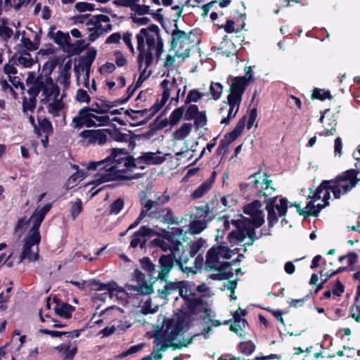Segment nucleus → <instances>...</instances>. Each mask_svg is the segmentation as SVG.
I'll return each instance as SVG.
<instances>
[{"label": "nucleus", "instance_id": "obj_20", "mask_svg": "<svg viewBox=\"0 0 360 360\" xmlns=\"http://www.w3.org/2000/svg\"><path fill=\"white\" fill-rule=\"evenodd\" d=\"M158 232L146 226H141L138 231L134 233L130 242V247L136 248L141 242V238L158 235Z\"/></svg>", "mask_w": 360, "mask_h": 360}, {"label": "nucleus", "instance_id": "obj_49", "mask_svg": "<svg viewBox=\"0 0 360 360\" xmlns=\"http://www.w3.org/2000/svg\"><path fill=\"white\" fill-rule=\"evenodd\" d=\"M204 94L199 92L198 89L191 90L185 98L184 105L186 106L187 105H190L193 102H198L202 98Z\"/></svg>", "mask_w": 360, "mask_h": 360}, {"label": "nucleus", "instance_id": "obj_26", "mask_svg": "<svg viewBox=\"0 0 360 360\" xmlns=\"http://www.w3.org/2000/svg\"><path fill=\"white\" fill-rule=\"evenodd\" d=\"M37 120L39 124V126H37L38 131H34L37 137L41 136L42 134H52L53 133L52 124L48 118L37 117Z\"/></svg>", "mask_w": 360, "mask_h": 360}, {"label": "nucleus", "instance_id": "obj_41", "mask_svg": "<svg viewBox=\"0 0 360 360\" xmlns=\"http://www.w3.org/2000/svg\"><path fill=\"white\" fill-rule=\"evenodd\" d=\"M250 216L252 217V219L246 218V222L257 229L261 227L265 221L263 211H258L253 215Z\"/></svg>", "mask_w": 360, "mask_h": 360}, {"label": "nucleus", "instance_id": "obj_9", "mask_svg": "<svg viewBox=\"0 0 360 360\" xmlns=\"http://www.w3.org/2000/svg\"><path fill=\"white\" fill-rule=\"evenodd\" d=\"M255 80L253 77L237 76L231 79L230 94L228 97L242 101V96L251 82Z\"/></svg>", "mask_w": 360, "mask_h": 360}, {"label": "nucleus", "instance_id": "obj_22", "mask_svg": "<svg viewBox=\"0 0 360 360\" xmlns=\"http://www.w3.org/2000/svg\"><path fill=\"white\" fill-rule=\"evenodd\" d=\"M215 213L213 208H210L209 204L195 207V213L191 214L190 218L207 220V223L210 222L215 218Z\"/></svg>", "mask_w": 360, "mask_h": 360}, {"label": "nucleus", "instance_id": "obj_21", "mask_svg": "<svg viewBox=\"0 0 360 360\" xmlns=\"http://www.w3.org/2000/svg\"><path fill=\"white\" fill-rule=\"evenodd\" d=\"M136 160V163L137 165V167L141 169H143V166H141L140 164L145 163L146 165H159L162 163L165 158L162 156L156 155L155 153L147 152L143 153L141 156L137 158Z\"/></svg>", "mask_w": 360, "mask_h": 360}, {"label": "nucleus", "instance_id": "obj_58", "mask_svg": "<svg viewBox=\"0 0 360 360\" xmlns=\"http://www.w3.org/2000/svg\"><path fill=\"white\" fill-rule=\"evenodd\" d=\"M77 353V347L76 345L71 347V345H66L63 351V360H73Z\"/></svg>", "mask_w": 360, "mask_h": 360}, {"label": "nucleus", "instance_id": "obj_2", "mask_svg": "<svg viewBox=\"0 0 360 360\" xmlns=\"http://www.w3.org/2000/svg\"><path fill=\"white\" fill-rule=\"evenodd\" d=\"M106 165L101 169H105L106 173L102 174L98 179L99 184L113 180H131L138 178L139 176H126L120 174L127 170H131L137 167L135 158L128 155L126 148H112L109 156L104 159Z\"/></svg>", "mask_w": 360, "mask_h": 360}, {"label": "nucleus", "instance_id": "obj_34", "mask_svg": "<svg viewBox=\"0 0 360 360\" xmlns=\"http://www.w3.org/2000/svg\"><path fill=\"white\" fill-rule=\"evenodd\" d=\"M140 263L142 269L146 271L150 278V281L154 280L155 274V265L152 263L151 260L148 257H144L140 259Z\"/></svg>", "mask_w": 360, "mask_h": 360}, {"label": "nucleus", "instance_id": "obj_6", "mask_svg": "<svg viewBox=\"0 0 360 360\" xmlns=\"http://www.w3.org/2000/svg\"><path fill=\"white\" fill-rule=\"evenodd\" d=\"M205 240L202 238H198L195 241L191 240L187 243L186 245L184 246L181 249V271L195 274L196 270L201 269L203 265V257L202 255H198L194 260V267H185L184 268L183 264H186L189 258L194 257L200 250L204 246Z\"/></svg>", "mask_w": 360, "mask_h": 360}, {"label": "nucleus", "instance_id": "obj_10", "mask_svg": "<svg viewBox=\"0 0 360 360\" xmlns=\"http://www.w3.org/2000/svg\"><path fill=\"white\" fill-rule=\"evenodd\" d=\"M91 112L92 108L89 106H86L80 109L78 112V115L72 118V127L79 129L83 127L87 128L97 127L98 124L93 120L94 114L91 113Z\"/></svg>", "mask_w": 360, "mask_h": 360}, {"label": "nucleus", "instance_id": "obj_56", "mask_svg": "<svg viewBox=\"0 0 360 360\" xmlns=\"http://www.w3.org/2000/svg\"><path fill=\"white\" fill-rule=\"evenodd\" d=\"M22 44H19L17 45L18 49L26 50L27 51H34L37 50V46H35L33 41L30 38L22 37Z\"/></svg>", "mask_w": 360, "mask_h": 360}, {"label": "nucleus", "instance_id": "obj_50", "mask_svg": "<svg viewBox=\"0 0 360 360\" xmlns=\"http://www.w3.org/2000/svg\"><path fill=\"white\" fill-rule=\"evenodd\" d=\"M333 96L330 94L329 91H324L319 88H315L311 96L312 100L318 99L320 101H324L326 98L331 99Z\"/></svg>", "mask_w": 360, "mask_h": 360}, {"label": "nucleus", "instance_id": "obj_25", "mask_svg": "<svg viewBox=\"0 0 360 360\" xmlns=\"http://www.w3.org/2000/svg\"><path fill=\"white\" fill-rule=\"evenodd\" d=\"M88 46L89 44H85L84 39H79L73 44L69 42L68 46L64 48V51L68 53V56H72L80 54Z\"/></svg>", "mask_w": 360, "mask_h": 360}, {"label": "nucleus", "instance_id": "obj_27", "mask_svg": "<svg viewBox=\"0 0 360 360\" xmlns=\"http://www.w3.org/2000/svg\"><path fill=\"white\" fill-rule=\"evenodd\" d=\"M227 99H228V104L229 105L228 116L226 117H224L221 121V124H229L231 119L234 118L236 117V115L239 110L240 104L241 103L240 101L231 98L229 97H227Z\"/></svg>", "mask_w": 360, "mask_h": 360}, {"label": "nucleus", "instance_id": "obj_36", "mask_svg": "<svg viewBox=\"0 0 360 360\" xmlns=\"http://www.w3.org/2000/svg\"><path fill=\"white\" fill-rule=\"evenodd\" d=\"M109 135L110 138L118 142H127L129 139V135L124 134L120 131V129L113 125V129H107V136Z\"/></svg>", "mask_w": 360, "mask_h": 360}, {"label": "nucleus", "instance_id": "obj_1", "mask_svg": "<svg viewBox=\"0 0 360 360\" xmlns=\"http://www.w3.org/2000/svg\"><path fill=\"white\" fill-rule=\"evenodd\" d=\"M180 309H176L170 318H164L161 325H157L154 334L153 352L158 360L162 359L160 352L166 351L169 347L174 349H180Z\"/></svg>", "mask_w": 360, "mask_h": 360}, {"label": "nucleus", "instance_id": "obj_63", "mask_svg": "<svg viewBox=\"0 0 360 360\" xmlns=\"http://www.w3.org/2000/svg\"><path fill=\"white\" fill-rule=\"evenodd\" d=\"M131 11H134L136 14L139 15L150 13L149 6L138 4L137 2H134Z\"/></svg>", "mask_w": 360, "mask_h": 360}, {"label": "nucleus", "instance_id": "obj_15", "mask_svg": "<svg viewBox=\"0 0 360 360\" xmlns=\"http://www.w3.org/2000/svg\"><path fill=\"white\" fill-rule=\"evenodd\" d=\"M42 95L44 96L43 99H41V102L46 103L51 99V97L53 96V98H57L60 94V88L59 86L54 83L51 77H49L48 78L42 79Z\"/></svg>", "mask_w": 360, "mask_h": 360}, {"label": "nucleus", "instance_id": "obj_42", "mask_svg": "<svg viewBox=\"0 0 360 360\" xmlns=\"http://www.w3.org/2000/svg\"><path fill=\"white\" fill-rule=\"evenodd\" d=\"M59 63V59L56 57L51 58L50 60L46 61L42 68V73L44 74L45 78H48L51 77V74L53 70L56 68Z\"/></svg>", "mask_w": 360, "mask_h": 360}, {"label": "nucleus", "instance_id": "obj_11", "mask_svg": "<svg viewBox=\"0 0 360 360\" xmlns=\"http://www.w3.org/2000/svg\"><path fill=\"white\" fill-rule=\"evenodd\" d=\"M134 276L137 282V285H127V288L135 292L139 295H150L153 292V285L155 283L154 280L150 285L147 283L145 274L141 272L139 269H136L134 271Z\"/></svg>", "mask_w": 360, "mask_h": 360}, {"label": "nucleus", "instance_id": "obj_46", "mask_svg": "<svg viewBox=\"0 0 360 360\" xmlns=\"http://www.w3.org/2000/svg\"><path fill=\"white\" fill-rule=\"evenodd\" d=\"M98 100L101 101V103H92L91 106H90L92 108V112L101 115L108 113L109 112L110 108H106L105 105L107 103H109V101L102 98H98Z\"/></svg>", "mask_w": 360, "mask_h": 360}, {"label": "nucleus", "instance_id": "obj_39", "mask_svg": "<svg viewBox=\"0 0 360 360\" xmlns=\"http://www.w3.org/2000/svg\"><path fill=\"white\" fill-rule=\"evenodd\" d=\"M148 246L150 248L158 247L160 248L162 250L167 252V250H171L172 252L174 250L173 249V245L169 243V242L162 239L160 238H155L150 240L148 243Z\"/></svg>", "mask_w": 360, "mask_h": 360}, {"label": "nucleus", "instance_id": "obj_5", "mask_svg": "<svg viewBox=\"0 0 360 360\" xmlns=\"http://www.w3.org/2000/svg\"><path fill=\"white\" fill-rule=\"evenodd\" d=\"M271 195V193H266L262 191H259L257 195L259 198L264 197V202L266 203L265 210L267 212V222L269 229L272 228L278 221V217H285L288 213V200L286 198L281 197L279 203L276 204L278 199V196L269 198Z\"/></svg>", "mask_w": 360, "mask_h": 360}, {"label": "nucleus", "instance_id": "obj_33", "mask_svg": "<svg viewBox=\"0 0 360 360\" xmlns=\"http://www.w3.org/2000/svg\"><path fill=\"white\" fill-rule=\"evenodd\" d=\"M164 282L165 283L164 288L162 290H158V293L161 298H167L168 295L173 290H180V281L172 282L166 279Z\"/></svg>", "mask_w": 360, "mask_h": 360}, {"label": "nucleus", "instance_id": "obj_37", "mask_svg": "<svg viewBox=\"0 0 360 360\" xmlns=\"http://www.w3.org/2000/svg\"><path fill=\"white\" fill-rule=\"evenodd\" d=\"M181 294L187 297H197L195 283L189 281H181Z\"/></svg>", "mask_w": 360, "mask_h": 360}, {"label": "nucleus", "instance_id": "obj_7", "mask_svg": "<svg viewBox=\"0 0 360 360\" xmlns=\"http://www.w3.org/2000/svg\"><path fill=\"white\" fill-rule=\"evenodd\" d=\"M181 106V117L184 115V119L185 120L194 121V127L196 129L203 127L207 124V119L206 115V111H200L198 106L195 104L187 105Z\"/></svg>", "mask_w": 360, "mask_h": 360}, {"label": "nucleus", "instance_id": "obj_16", "mask_svg": "<svg viewBox=\"0 0 360 360\" xmlns=\"http://www.w3.org/2000/svg\"><path fill=\"white\" fill-rule=\"evenodd\" d=\"M159 263L161 271L158 272V276L154 278V282L158 280L160 281H166V278L174 265L173 255H162L159 259Z\"/></svg>", "mask_w": 360, "mask_h": 360}, {"label": "nucleus", "instance_id": "obj_60", "mask_svg": "<svg viewBox=\"0 0 360 360\" xmlns=\"http://www.w3.org/2000/svg\"><path fill=\"white\" fill-rule=\"evenodd\" d=\"M75 8L79 13H84L85 11H94L95 8V4L80 1L77 2L75 5Z\"/></svg>", "mask_w": 360, "mask_h": 360}, {"label": "nucleus", "instance_id": "obj_61", "mask_svg": "<svg viewBox=\"0 0 360 360\" xmlns=\"http://www.w3.org/2000/svg\"><path fill=\"white\" fill-rule=\"evenodd\" d=\"M124 201L122 198H118L110 206V212L112 214H117L122 210Z\"/></svg>", "mask_w": 360, "mask_h": 360}, {"label": "nucleus", "instance_id": "obj_45", "mask_svg": "<svg viewBox=\"0 0 360 360\" xmlns=\"http://www.w3.org/2000/svg\"><path fill=\"white\" fill-rule=\"evenodd\" d=\"M256 227L248 224L247 222L246 224L243 227V230L244 232V235L245 236V238L248 237L250 240V243H246V245L248 246L252 245L255 240L259 238V237L256 236Z\"/></svg>", "mask_w": 360, "mask_h": 360}, {"label": "nucleus", "instance_id": "obj_23", "mask_svg": "<svg viewBox=\"0 0 360 360\" xmlns=\"http://www.w3.org/2000/svg\"><path fill=\"white\" fill-rule=\"evenodd\" d=\"M53 302L56 304V306L54 307V311L58 316L65 319L72 317V314L75 310V307L68 303L61 302L57 297L53 298Z\"/></svg>", "mask_w": 360, "mask_h": 360}, {"label": "nucleus", "instance_id": "obj_38", "mask_svg": "<svg viewBox=\"0 0 360 360\" xmlns=\"http://www.w3.org/2000/svg\"><path fill=\"white\" fill-rule=\"evenodd\" d=\"M160 231L161 233L158 232L159 234L158 236H161L162 239H164L165 240L172 244L174 251H177L180 245V241L174 238V233L172 232L167 231L164 229H161Z\"/></svg>", "mask_w": 360, "mask_h": 360}, {"label": "nucleus", "instance_id": "obj_24", "mask_svg": "<svg viewBox=\"0 0 360 360\" xmlns=\"http://www.w3.org/2000/svg\"><path fill=\"white\" fill-rule=\"evenodd\" d=\"M97 55V51L94 48L88 49L86 55L79 58V65L82 66L86 71V78H89V70Z\"/></svg>", "mask_w": 360, "mask_h": 360}, {"label": "nucleus", "instance_id": "obj_51", "mask_svg": "<svg viewBox=\"0 0 360 360\" xmlns=\"http://www.w3.org/2000/svg\"><path fill=\"white\" fill-rule=\"evenodd\" d=\"M70 40V37L68 32L64 33L63 32L58 30L56 33V36L54 37L53 41L54 42L59 45V46H63L66 45V47L68 46V44L69 43V41Z\"/></svg>", "mask_w": 360, "mask_h": 360}, {"label": "nucleus", "instance_id": "obj_32", "mask_svg": "<svg viewBox=\"0 0 360 360\" xmlns=\"http://www.w3.org/2000/svg\"><path fill=\"white\" fill-rule=\"evenodd\" d=\"M31 248L32 246L24 243L20 256V262H22L25 259H27L29 262H35L38 260L39 257L38 250H37L36 252H32ZM37 250H38V247H37Z\"/></svg>", "mask_w": 360, "mask_h": 360}, {"label": "nucleus", "instance_id": "obj_12", "mask_svg": "<svg viewBox=\"0 0 360 360\" xmlns=\"http://www.w3.org/2000/svg\"><path fill=\"white\" fill-rule=\"evenodd\" d=\"M155 38L153 34H147L144 36V47L142 54L141 60L139 58V54L137 58L138 68L139 70L143 68V61L146 60V67L149 68L153 61V55L152 51L155 47Z\"/></svg>", "mask_w": 360, "mask_h": 360}, {"label": "nucleus", "instance_id": "obj_31", "mask_svg": "<svg viewBox=\"0 0 360 360\" xmlns=\"http://www.w3.org/2000/svg\"><path fill=\"white\" fill-rule=\"evenodd\" d=\"M158 218L164 224H174L178 223L177 217L174 216V213L170 208L161 210L158 212Z\"/></svg>", "mask_w": 360, "mask_h": 360}, {"label": "nucleus", "instance_id": "obj_55", "mask_svg": "<svg viewBox=\"0 0 360 360\" xmlns=\"http://www.w3.org/2000/svg\"><path fill=\"white\" fill-rule=\"evenodd\" d=\"M37 98H30L27 99L25 96L22 98V109L23 112L27 111L33 112L37 105Z\"/></svg>", "mask_w": 360, "mask_h": 360}, {"label": "nucleus", "instance_id": "obj_64", "mask_svg": "<svg viewBox=\"0 0 360 360\" xmlns=\"http://www.w3.org/2000/svg\"><path fill=\"white\" fill-rule=\"evenodd\" d=\"M349 316L356 322H360V307L356 302L350 308Z\"/></svg>", "mask_w": 360, "mask_h": 360}, {"label": "nucleus", "instance_id": "obj_47", "mask_svg": "<svg viewBox=\"0 0 360 360\" xmlns=\"http://www.w3.org/2000/svg\"><path fill=\"white\" fill-rule=\"evenodd\" d=\"M223 91V85L219 82H212L210 86V94L211 98L217 101L219 100Z\"/></svg>", "mask_w": 360, "mask_h": 360}, {"label": "nucleus", "instance_id": "obj_19", "mask_svg": "<svg viewBox=\"0 0 360 360\" xmlns=\"http://www.w3.org/2000/svg\"><path fill=\"white\" fill-rule=\"evenodd\" d=\"M149 32H153L157 34L158 37H160V29L157 25L152 24L146 28H142L140 32L136 34L137 39V49L139 51V58L141 60L142 54L144 47V36L150 34Z\"/></svg>", "mask_w": 360, "mask_h": 360}, {"label": "nucleus", "instance_id": "obj_13", "mask_svg": "<svg viewBox=\"0 0 360 360\" xmlns=\"http://www.w3.org/2000/svg\"><path fill=\"white\" fill-rule=\"evenodd\" d=\"M79 136L86 140L88 145H103L108 141L107 129H85L81 131Z\"/></svg>", "mask_w": 360, "mask_h": 360}, {"label": "nucleus", "instance_id": "obj_43", "mask_svg": "<svg viewBox=\"0 0 360 360\" xmlns=\"http://www.w3.org/2000/svg\"><path fill=\"white\" fill-rule=\"evenodd\" d=\"M187 142V141L184 142V144L186 145L185 150L181 147V160L186 159V161H188L193 158L194 153L196 151V148L198 143L197 141H192L191 148H188Z\"/></svg>", "mask_w": 360, "mask_h": 360}, {"label": "nucleus", "instance_id": "obj_52", "mask_svg": "<svg viewBox=\"0 0 360 360\" xmlns=\"http://www.w3.org/2000/svg\"><path fill=\"white\" fill-rule=\"evenodd\" d=\"M163 112L160 114L156 119L153 121V123L150 124V130L155 131V130H160L163 128L166 127L169 124V121L167 118L160 120L161 117L162 116Z\"/></svg>", "mask_w": 360, "mask_h": 360}, {"label": "nucleus", "instance_id": "obj_30", "mask_svg": "<svg viewBox=\"0 0 360 360\" xmlns=\"http://www.w3.org/2000/svg\"><path fill=\"white\" fill-rule=\"evenodd\" d=\"M219 49L221 51V53L226 57H230L236 52L234 44L226 35L224 37L222 41L220 43Z\"/></svg>", "mask_w": 360, "mask_h": 360}, {"label": "nucleus", "instance_id": "obj_4", "mask_svg": "<svg viewBox=\"0 0 360 360\" xmlns=\"http://www.w3.org/2000/svg\"><path fill=\"white\" fill-rule=\"evenodd\" d=\"M184 304L181 305V335L191 327L194 326V321L199 320L202 314L205 311L203 308V300L201 297H187L183 296Z\"/></svg>", "mask_w": 360, "mask_h": 360}, {"label": "nucleus", "instance_id": "obj_18", "mask_svg": "<svg viewBox=\"0 0 360 360\" xmlns=\"http://www.w3.org/2000/svg\"><path fill=\"white\" fill-rule=\"evenodd\" d=\"M89 285L94 290H106L111 298L113 297L115 291L120 292L124 291L123 288L118 286L117 283L115 281H111L108 283H102L99 281L94 279L90 281Z\"/></svg>", "mask_w": 360, "mask_h": 360}, {"label": "nucleus", "instance_id": "obj_17", "mask_svg": "<svg viewBox=\"0 0 360 360\" xmlns=\"http://www.w3.org/2000/svg\"><path fill=\"white\" fill-rule=\"evenodd\" d=\"M170 97V90L169 89H165L162 92V97L161 101L158 100L155 102V103L150 108V110L151 112L147 115L145 119L136 124H130L131 127H137L146 124L150 120H151L155 115L165 105L166 102Z\"/></svg>", "mask_w": 360, "mask_h": 360}, {"label": "nucleus", "instance_id": "obj_59", "mask_svg": "<svg viewBox=\"0 0 360 360\" xmlns=\"http://www.w3.org/2000/svg\"><path fill=\"white\" fill-rule=\"evenodd\" d=\"M83 210L82 201L80 198H77L75 203L70 207V215L73 219H75Z\"/></svg>", "mask_w": 360, "mask_h": 360}, {"label": "nucleus", "instance_id": "obj_8", "mask_svg": "<svg viewBox=\"0 0 360 360\" xmlns=\"http://www.w3.org/2000/svg\"><path fill=\"white\" fill-rule=\"evenodd\" d=\"M232 251L228 246L223 245H213L206 254L205 266L210 270V266L219 262L220 257L229 259L231 257Z\"/></svg>", "mask_w": 360, "mask_h": 360}, {"label": "nucleus", "instance_id": "obj_40", "mask_svg": "<svg viewBox=\"0 0 360 360\" xmlns=\"http://www.w3.org/2000/svg\"><path fill=\"white\" fill-rule=\"evenodd\" d=\"M43 75H39L34 80V85L27 91L30 98H37L42 88Z\"/></svg>", "mask_w": 360, "mask_h": 360}, {"label": "nucleus", "instance_id": "obj_14", "mask_svg": "<svg viewBox=\"0 0 360 360\" xmlns=\"http://www.w3.org/2000/svg\"><path fill=\"white\" fill-rule=\"evenodd\" d=\"M200 41V39L197 33L193 30H190L188 32L181 30V49H184V53H181L183 59L189 56V51L191 49L194 48Z\"/></svg>", "mask_w": 360, "mask_h": 360}, {"label": "nucleus", "instance_id": "obj_62", "mask_svg": "<svg viewBox=\"0 0 360 360\" xmlns=\"http://www.w3.org/2000/svg\"><path fill=\"white\" fill-rule=\"evenodd\" d=\"M141 204L143 205V207L140 214H142L143 218L147 215L148 212L153 207L157 208L158 207V202H155L152 200H148L144 204L143 202V200H141Z\"/></svg>", "mask_w": 360, "mask_h": 360}, {"label": "nucleus", "instance_id": "obj_44", "mask_svg": "<svg viewBox=\"0 0 360 360\" xmlns=\"http://www.w3.org/2000/svg\"><path fill=\"white\" fill-rule=\"evenodd\" d=\"M41 235L39 231L30 230L27 236L24 239V243L30 246L38 245L41 242Z\"/></svg>", "mask_w": 360, "mask_h": 360}, {"label": "nucleus", "instance_id": "obj_54", "mask_svg": "<svg viewBox=\"0 0 360 360\" xmlns=\"http://www.w3.org/2000/svg\"><path fill=\"white\" fill-rule=\"evenodd\" d=\"M238 348L240 352L246 355H250L255 350L256 346L250 340L248 342H240Z\"/></svg>", "mask_w": 360, "mask_h": 360}, {"label": "nucleus", "instance_id": "obj_35", "mask_svg": "<svg viewBox=\"0 0 360 360\" xmlns=\"http://www.w3.org/2000/svg\"><path fill=\"white\" fill-rule=\"evenodd\" d=\"M20 56L18 57V62L19 64L22 65L25 68H31L35 63L32 58L31 54L26 50L18 49ZM37 62V59L36 60Z\"/></svg>", "mask_w": 360, "mask_h": 360}, {"label": "nucleus", "instance_id": "obj_29", "mask_svg": "<svg viewBox=\"0 0 360 360\" xmlns=\"http://www.w3.org/2000/svg\"><path fill=\"white\" fill-rule=\"evenodd\" d=\"M214 180L208 179L198 187L191 195L193 200H197L204 196L212 187Z\"/></svg>", "mask_w": 360, "mask_h": 360}, {"label": "nucleus", "instance_id": "obj_53", "mask_svg": "<svg viewBox=\"0 0 360 360\" xmlns=\"http://www.w3.org/2000/svg\"><path fill=\"white\" fill-rule=\"evenodd\" d=\"M63 103L61 99L54 98V101L48 105V111L54 116L58 115V112L63 108Z\"/></svg>", "mask_w": 360, "mask_h": 360}, {"label": "nucleus", "instance_id": "obj_28", "mask_svg": "<svg viewBox=\"0 0 360 360\" xmlns=\"http://www.w3.org/2000/svg\"><path fill=\"white\" fill-rule=\"evenodd\" d=\"M207 227V220L190 218L188 232L192 235L199 234Z\"/></svg>", "mask_w": 360, "mask_h": 360}, {"label": "nucleus", "instance_id": "obj_3", "mask_svg": "<svg viewBox=\"0 0 360 360\" xmlns=\"http://www.w3.org/2000/svg\"><path fill=\"white\" fill-rule=\"evenodd\" d=\"M359 171L355 169H349L338 174L330 180H323L314 191L309 188V195L307 200L316 202L321 198V194L323 189L332 188V193L335 199H340L342 195H347L356 186L360 179L358 178Z\"/></svg>", "mask_w": 360, "mask_h": 360}, {"label": "nucleus", "instance_id": "obj_57", "mask_svg": "<svg viewBox=\"0 0 360 360\" xmlns=\"http://www.w3.org/2000/svg\"><path fill=\"white\" fill-rule=\"evenodd\" d=\"M227 238L231 243H234L235 240L243 242L245 238V236L243 229L233 230L229 233Z\"/></svg>", "mask_w": 360, "mask_h": 360}, {"label": "nucleus", "instance_id": "obj_48", "mask_svg": "<svg viewBox=\"0 0 360 360\" xmlns=\"http://www.w3.org/2000/svg\"><path fill=\"white\" fill-rule=\"evenodd\" d=\"M262 202L259 200H255L250 203L247 204L243 209V212L248 215H253L258 211H262L259 208L262 207Z\"/></svg>", "mask_w": 360, "mask_h": 360}]
</instances>
